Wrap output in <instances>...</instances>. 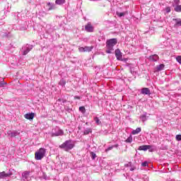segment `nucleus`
Here are the masks:
<instances>
[{
  "instance_id": "obj_1",
  "label": "nucleus",
  "mask_w": 181,
  "mask_h": 181,
  "mask_svg": "<svg viewBox=\"0 0 181 181\" xmlns=\"http://www.w3.org/2000/svg\"><path fill=\"white\" fill-rule=\"evenodd\" d=\"M117 43H118V40L117 38H111L107 40L106 47L107 49L106 50V53H107L108 54H111V53L114 50V46H115Z\"/></svg>"
},
{
  "instance_id": "obj_2",
  "label": "nucleus",
  "mask_w": 181,
  "mask_h": 181,
  "mask_svg": "<svg viewBox=\"0 0 181 181\" xmlns=\"http://www.w3.org/2000/svg\"><path fill=\"white\" fill-rule=\"evenodd\" d=\"M59 148L64 149L66 152H68V151H71V149L74 148V144L71 140H66L64 144L59 146Z\"/></svg>"
},
{
  "instance_id": "obj_3",
  "label": "nucleus",
  "mask_w": 181,
  "mask_h": 181,
  "mask_svg": "<svg viewBox=\"0 0 181 181\" xmlns=\"http://www.w3.org/2000/svg\"><path fill=\"white\" fill-rule=\"evenodd\" d=\"M46 156V149L40 148L37 152H35V159L36 160H42L43 158Z\"/></svg>"
},
{
  "instance_id": "obj_4",
  "label": "nucleus",
  "mask_w": 181,
  "mask_h": 181,
  "mask_svg": "<svg viewBox=\"0 0 181 181\" xmlns=\"http://www.w3.org/2000/svg\"><path fill=\"white\" fill-rule=\"evenodd\" d=\"M64 134V132H63L59 127H54L51 132V136H62Z\"/></svg>"
},
{
  "instance_id": "obj_5",
  "label": "nucleus",
  "mask_w": 181,
  "mask_h": 181,
  "mask_svg": "<svg viewBox=\"0 0 181 181\" xmlns=\"http://www.w3.org/2000/svg\"><path fill=\"white\" fill-rule=\"evenodd\" d=\"M32 49H33V45H24L21 49V53L23 56H26V54H28L29 52L32 50Z\"/></svg>"
},
{
  "instance_id": "obj_6",
  "label": "nucleus",
  "mask_w": 181,
  "mask_h": 181,
  "mask_svg": "<svg viewBox=\"0 0 181 181\" xmlns=\"http://www.w3.org/2000/svg\"><path fill=\"white\" fill-rule=\"evenodd\" d=\"M13 173H12L11 170H9L8 173H6L5 171L0 173V179H5L6 177H11Z\"/></svg>"
},
{
  "instance_id": "obj_7",
  "label": "nucleus",
  "mask_w": 181,
  "mask_h": 181,
  "mask_svg": "<svg viewBox=\"0 0 181 181\" xmlns=\"http://www.w3.org/2000/svg\"><path fill=\"white\" fill-rule=\"evenodd\" d=\"M115 57L117 60L122 62V53L121 52V50H119V49H115Z\"/></svg>"
},
{
  "instance_id": "obj_8",
  "label": "nucleus",
  "mask_w": 181,
  "mask_h": 181,
  "mask_svg": "<svg viewBox=\"0 0 181 181\" xmlns=\"http://www.w3.org/2000/svg\"><path fill=\"white\" fill-rule=\"evenodd\" d=\"M85 30L86 32H94V27L91 25V23H88L86 25H85Z\"/></svg>"
},
{
  "instance_id": "obj_9",
  "label": "nucleus",
  "mask_w": 181,
  "mask_h": 181,
  "mask_svg": "<svg viewBox=\"0 0 181 181\" xmlns=\"http://www.w3.org/2000/svg\"><path fill=\"white\" fill-rule=\"evenodd\" d=\"M141 94H143L144 95H151V90L148 88H141Z\"/></svg>"
},
{
  "instance_id": "obj_10",
  "label": "nucleus",
  "mask_w": 181,
  "mask_h": 181,
  "mask_svg": "<svg viewBox=\"0 0 181 181\" xmlns=\"http://www.w3.org/2000/svg\"><path fill=\"white\" fill-rule=\"evenodd\" d=\"M8 135L10 136L11 138H14L15 136H17V135H19V132L18 131H8L7 132Z\"/></svg>"
},
{
  "instance_id": "obj_11",
  "label": "nucleus",
  "mask_w": 181,
  "mask_h": 181,
  "mask_svg": "<svg viewBox=\"0 0 181 181\" xmlns=\"http://www.w3.org/2000/svg\"><path fill=\"white\" fill-rule=\"evenodd\" d=\"M148 60H150V62H158L159 57L157 54L151 55L148 57Z\"/></svg>"
},
{
  "instance_id": "obj_12",
  "label": "nucleus",
  "mask_w": 181,
  "mask_h": 181,
  "mask_svg": "<svg viewBox=\"0 0 181 181\" xmlns=\"http://www.w3.org/2000/svg\"><path fill=\"white\" fill-rule=\"evenodd\" d=\"M164 69H165V64H160V65H158L155 68V71L156 72L162 71V70H163Z\"/></svg>"
},
{
  "instance_id": "obj_13",
  "label": "nucleus",
  "mask_w": 181,
  "mask_h": 181,
  "mask_svg": "<svg viewBox=\"0 0 181 181\" xmlns=\"http://www.w3.org/2000/svg\"><path fill=\"white\" fill-rule=\"evenodd\" d=\"M25 119H33L35 118V113H27L24 115Z\"/></svg>"
},
{
  "instance_id": "obj_14",
  "label": "nucleus",
  "mask_w": 181,
  "mask_h": 181,
  "mask_svg": "<svg viewBox=\"0 0 181 181\" xmlns=\"http://www.w3.org/2000/svg\"><path fill=\"white\" fill-rule=\"evenodd\" d=\"M148 150V152H155V151H156V146L147 145V151Z\"/></svg>"
},
{
  "instance_id": "obj_15",
  "label": "nucleus",
  "mask_w": 181,
  "mask_h": 181,
  "mask_svg": "<svg viewBox=\"0 0 181 181\" xmlns=\"http://www.w3.org/2000/svg\"><path fill=\"white\" fill-rule=\"evenodd\" d=\"M146 115H148V114L146 112H144L143 115L140 116V119L141 120L142 122H145L148 119Z\"/></svg>"
},
{
  "instance_id": "obj_16",
  "label": "nucleus",
  "mask_w": 181,
  "mask_h": 181,
  "mask_svg": "<svg viewBox=\"0 0 181 181\" xmlns=\"http://www.w3.org/2000/svg\"><path fill=\"white\" fill-rule=\"evenodd\" d=\"M141 131H142V129L141 127H137L135 130H133L132 132V135H136L138 134H139V132H141Z\"/></svg>"
},
{
  "instance_id": "obj_17",
  "label": "nucleus",
  "mask_w": 181,
  "mask_h": 181,
  "mask_svg": "<svg viewBox=\"0 0 181 181\" xmlns=\"http://www.w3.org/2000/svg\"><path fill=\"white\" fill-rule=\"evenodd\" d=\"M47 6L48 8V11H52V9L55 8L54 4L47 3Z\"/></svg>"
},
{
  "instance_id": "obj_18",
  "label": "nucleus",
  "mask_w": 181,
  "mask_h": 181,
  "mask_svg": "<svg viewBox=\"0 0 181 181\" xmlns=\"http://www.w3.org/2000/svg\"><path fill=\"white\" fill-rule=\"evenodd\" d=\"M138 151H148V145L140 146L138 148Z\"/></svg>"
},
{
  "instance_id": "obj_19",
  "label": "nucleus",
  "mask_w": 181,
  "mask_h": 181,
  "mask_svg": "<svg viewBox=\"0 0 181 181\" xmlns=\"http://www.w3.org/2000/svg\"><path fill=\"white\" fill-rule=\"evenodd\" d=\"M116 14L117 15V16H119V18H122V16H124L125 15H128V11H124L122 13H119L117 11Z\"/></svg>"
},
{
  "instance_id": "obj_20",
  "label": "nucleus",
  "mask_w": 181,
  "mask_h": 181,
  "mask_svg": "<svg viewBox=\"0 0 181 181\" xmlns=\"http://www.w3.org/2000/svg\"><path fill=\"white\" fill-rule=\"evenodd\" d=\"M91 132H93L91 128H86L83 132V135H88V134H91Z\"/></svg>"
},
{
  "instance_id": "obj_21",
  "label": "nucleus",
  "mask_w": 181,
  "mask_h": 181,
  "mask_svg": "<svg viewBox=\"0 0 181 181\" xmlns=\"http://www.w3.org/2000/svg\"><path fill=\"white\" fill-rule=\"evenodd\" d=\"M93 121H95V124L97 125H101V120H100V119L98 118V117H95L93 118Z\"/></svg>"
},
{
  "instance_id": "obj_22",
  "label": "nucleus",
  "mask_w": 181,
  "mask_h": 181,
  "mask_svg": "<svg viewBox=\"0 0 181 181\" xmlns=\"http://www.w3.org/2000/svg\"><path fill=\"white\" fill-rule=\"evenodd\" d=\"M118 146V144H115L113 146H109L107 148L105 149V152H108L109 151H112V149H114V148H117Z\"/></svg>"
},
{
  "instance_id": "obj_23",
  "label": "nucleus",
  "mask_w": 181,
  "mask_h": 181,
  "mask_svg": "<svg viewBox=\"0 0 181 181\" xmlns=\"http://www.w3.org/2000/svg\"><path fill=\"white\" fill-rule=\"evenodd\" d=\"M174 11L175 12H181V5H177V6H174Z\"/></svg>"
},
{
  "instance_id": "obj_24",
  "label": "nucleus",
  "mask_w": 181,
  "mask_h": 181,
  "mask_svg": "<svg viewBox=\"0 0 181 181\" xmlns=\"http://www.w3.org/2000/svg\"><path fill=\"white\" fill-rule=\"evenodd\" d=\"M93 49H94L93 46H90V47L86 46V47H84L85 52H91V50H93Z\"/></svg>"
},
{
  "instance_id": "obj_25",
  "label": "nucleus",
  "mask_w": 181,
  "mask_h": 181,
  "mask_svg": "<svg viewBox=\"0 0 181 181\" xmlns=\"http://www.w3.org/2000/svg\"><path fill=\"white\" fill-rule=\"evenodd\" d=\"M22 177L23 179H27L28 177H29V172L25 171V172L23 173Z\"/></svg>"
},
{
  "instance_id": "obj_26",
  "label": "nucleus",
  "mask_w": 181,
  "mask_h": 181,
  "mask_svg": "<svg viewBox=\"0 0 181 181\" xmlns=\"http://www.w3.org/2000/svg\"><path fill=\"white\" fill-rule=\"evenodd\" d=\"M66 2V0H56L55 1V4H57V5H63V4H64Z\"/></svg>"
},
{
  "instance_id": "obj_27",
  "label": "nucleus",
  "mask_w": 181,
  "mask_h": 181,
  "mask_svg": "<svg viewBox=\"0 0 181 181\" xmlns=\"http://www.w3.org/2000/svg\"><path fill=\"white\" fill-rule=\"evenodd\" d=\"M176 23L175 24V28L177 26H181V19H175Z\"/></svg>"
},
{
  "instance_id": "obj_28",
  "label": "nucleus",
  "mask_w": 181,
  "mask_h": 181,
  "mask_svg": "<svg viewBox=\"0 0 181 181\" xmlns=\"http://www.w3.org/2000/svg\"><path fill=\"white\" fill-rule=\"evenodd\" d=\"M59 86L64 87V86H66V80L61 79L60 81L59 82Z\"/></svg>"
},
{
  "instance_id": "obj_29",
  "label": "nucleus",
  "mask_w": 181,
  "mask_h": 181,
  "mask_svg": "<svg viewBox=\"0 0 181 181\" xmlns=\"http://www.w3.org/2000/svg\"><path fill=\"white\" fill-rule=\"evenodd\" d=\"M179 4H180V0H174L173 2V6H177Z\"/></svg>"
},
{
  "instance_id": "obj_30",
  "label": "nucleus",
  "mask_w": 181,
  "mask_h": 181,
  "mask_svg": "<svg viewBox=\"0 0 181 181\" xmlns=\"http://www.w3.org/2000/svg\"><path fill=\"white\" fill-rule=\"evenodd\" d=\"M6 84V83H5V81H4L3 78H0V87H4V86H5Z\"/></svg>"
},
{
  "instance_id": "obj_31",
  "label": "nucleus",
  "mask_w": 181,
  "mask_h": 181,
  "mask_svg": "<svg viewBox=\"0 0 181 181\" xmlns=\"http://www.w3.org/2000/svg\"><path fill=\"white\" fill-rule=\"evenodd\" d=\"M126 142L127 144H131V142H132V136H129L127 139H126Z\"/></svg>"
},
{
  "instance_id": "obj_32",
  "label": "nucleus",
  "mask_w": 181,
  "mask_h": 181,
  "mask_svg": "<svg viewBox=\"0 0 181 181\" xmlns=\"http://www.w3.org/2000/svg\"><path fill=\"white\" fill-rule=\"evenodd\" d=\"M91 158L93 160L97 158V155L94 152H90Z\"/></svg>"
},
{
  "instance_id": "obj_33",
  "label": "nucleus",
  "mask_w": 181,
  "mask_h": 181,
  "mask_svg": "<svg viewBox=\"0 0 181 181\" xmlns=\"http://www.w3.org/2000/svg\"><path fill=\"white\" fill-rule=\"evenodd\" d=\"M79 111H81V112H86V107H84V106H81L79 107Z\"/></svg>"
},
{
  "instance_id": "obj_34",
  "label": "nucleus",
  "mask_w": 181,
  "mask_h": 181,
  "mask_svg": "<svg viewBox=\"0 0 181 181\" xmlns=\"http://www.w3.org/2000/svg\"><path fill=\"white\" fill-rule=\"evenodd\" d=\"M175 139L176 141H181V134H177L175 136Z\"/></svg>"
},
{
  "instance_id": "obj_35",
  "label": "nucleus",
  "mask_w": 181,
  "mask_h": 181,
  "mask_svg": "<svg viewBox=\"0 0 181 181\" xmlns=\"http://www.w3.org/2000/svg\"><path fill=\"white\" fill-rule=\"evenodd\" d=\"M141 166L143 168H146V166H148V161H144V162L141 163Z\"/></svg>"
},
{
  "instance_id": "obj_36",
  "label": "nucleus",
  "mask_w": 181,
  "mask_h": 181,
  "mask_svg": "<svg viewBox=\"0 0 181 181\" xmlns=\"http://www.w3.org/2000/svg\"><path fill=\"white\" fill-rule=\"evenodd\" d=\"M78 51L81 52V53L85 52V49L83 47H80L78 48Z\"/></svg>"
},
{
  "instance_id": "obj_37",
  "label": "nucleus",
  "mask_w": 181,
  "mask_h": 181,
  "mask_svg": "<svg viewBox=\"0 0 181 181\" xmlns=\"http://www.w3.org/2000/svg\"><path fill=\"white\" fill-rule=\"evenodd\" d=\"M170 11H171L170 7L168 6V7L165 8L166 13H170Z\"/></svg>"
},
{
  "instance_id": "obj_38",
  "label": "nucleus",
  "mask_w": 181,
  "mask_h": 181,
  "mask_svg": "<svg viewBox=\"0 0 181 181\" xmlns=\"http://www.w3.org/2000/svg\"><path fill=\"white\" fill-rule=\"evenodd\" d=\"M176 60H177V62L180 63V64H181V56L177 57Z\"/></svg>"
},
{
  "instance_id": "obj_39",
  "label": "nucleus",
  "mask_w": 181,
  "mask_h": 181,
  "mask_svg": "<svg viewBox=\"0 0 181 181\" xmlns=\"http://www.w3.org/2000/svg\"><path fill=\"white\" fill-rule=\"evenodd\" d=\"M130 73L132 74H135V69H134V67L130 68Z\"/></svg>"
},
{
  "instance_id": "obj_40",
  "label": "nucleus",
  "mask_w": 181,
  "mask_h": 181,
  "mask_svg": "<svg viewBox=\"0 0 181 181\" xmlns=\"http://www.w3.org/2000/svg\"><path fill=\"white\" fill-rule=\"evenodd\" d=\"M131 166H132V162H129L127 164H125V167L126 168H131Z\"/></svg>"
},
{
  "instance_id": "obj_41",
  "label": "nucleus",
  "mask_w": 181,
  "mask_h": 181,
  "mask_svg": "<svg viewBox=\"0 0 181 181\" xmlns=\"http://www.w3.org/2000/svg\"><path fill=\"white\" fill-rule=\"evenodd\" d=\"M75 100H81V98L80 96H74Z\"/></svg>"
},
{
  "instance_id": "obj_42",
  "label": "nucleus",
  "mask_w": 181,
  "mask_h": 181,
  "mask_svg": "<svg viewBox=\"0 0 181 181\" xmlns=\"http://www.w3.org/2000/svg\"><path fill=\"white\" fill-rule=\"evenodd\" d=\"M130 168H130L131 172H133V170H135V169H136V168L132 167V166H131Z\"/></svg>"
},
{
  "instance_id": "obj_43",
  "label": "nucleus",
  "mask_w": 181,
  "mask_h": 181,
  "mask_svg": "<svg viewBox=\"0 0 181 181\" xmlns=\"http://www.w3.org/2000/svg\"><path fill=\"white\" fill-rule=\"evenodd\" d=\"M58 101H62V99H59Z\"/></svg>"
},
{
  "instance_id": "obj_44",
  "label": "nucleus",
  "mask_w": 181,
  "mask_h": 181,
  "mask_svg": "<svg viewBox=\"0 0 181 181\" xmlns=\"http://www.w3.org/2000/svg\"><path fill=\"white\" fill-rule=\"evenodd\" d=\"M62 103H66V100H63Z\"/></svg>"
},
{
  "instance_id": "obj_45",
  "label": "nucleus",
  "mask_w": 181,
  "mask_h": 181,
  "mask_svg": "<svg viewBox=\"0 0 181 181\" xmlns=\"http://www.w3.org/2000/svg\"><path fill=\"white\" fill-rule=\"evenodd\" d=\"M37 16H39V13H37Z\"/></svg>"
}]
</instances>
